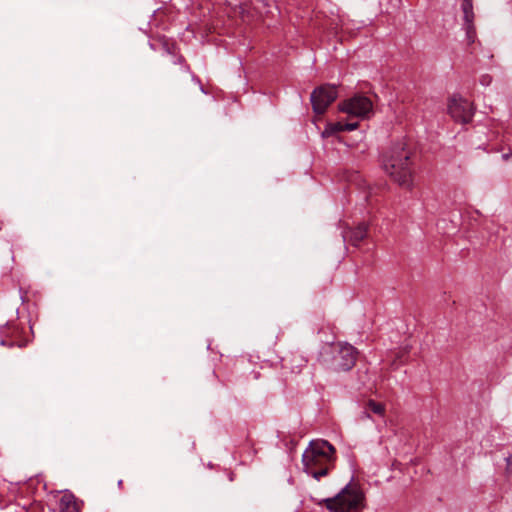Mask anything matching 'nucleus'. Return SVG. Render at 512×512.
Returning a JSON list of instances; mask_svg holds the SVG:
<instances>
[{"label": "nucleus", "instance_id": "1", "mask_svg": "<svg viewBox=\"0 0 512 512\" xmlns=\"http://www.w3.org/2000/svg\"><path fill=\"white\" fill-rule=\"evenodd\" d=\"M413 151L407 142H398L383 156V168L400 186L410 188L413 178Z\"/></svg>", "mask_w": 512, "mask_h": 512}, {"label": "nucleus", "instance_id": "2", "mask_svg": "<svg viewBox=\"0 0 512 512\" xmlns=\"http://www.w3.org/2000/svg\"><path fill=\"white\" fill-rule=\"evenodd\" d=\"M335 453L327 441H312L302 456L305 471L319 480L329 472Z\"/></svg>", "mask_w": 512, "mask_h": 512}, {"label": "nucleus", "instance_id": "3", "mask_svg": "<svg viewBox=\"0 0 512 512\" xmlns=\"http://www.w3.org/2000/svg\"><path fill=\"white\" fill-rule=\"evenodd\" d=\"M365 495L358 484L350 482L336 496L319 502L330 512H359L365 506Z\"/></svg>", "mask_w": 512, "mask_h": 512}, {"label": "nucleus", "instance_id": "4", "mask_svg": "<svg viewBox=\"0 0 512 512\" xmlns=\"http://www.w3.org/2000/svg\"><path fill=\"white\" fill-rule=\"evenodd\" d=\"M357 355L358 352L352 345H330L322 353V361L334 371L347 372L354 367Z\"/></svg>", "mask_w": 512, "mask_h": 512}, {"label": "nucleus", "instance_id": "5", "mask_svg": "<svg viewBox=\"0 0 512 512\" xmlns=\"http://www.w3.org/2000/svg\"><path fill=\"white\" fill-rule=\"evenodd\" d=\"M338 96L337 86L324 84L315 88L310 96L314 113L322 115Z\"/></svg>", "mask_w": 512, "mask_h": 512}, {"label": "nucleus", "instance_id": "6", "mask_svg": "<svg viewBox=\"0 0 512 512\" xmlns=\"http://www.w3.org/2000/svg\"><path fill=\"white\" fill-rule=\"evenodd\" d=\"M372 102L368 97L356 95L339 104V110L351 116L365 118L372 113Z\"/></svg>", "mask_w": 512, "mask_h": 512}, {"label": "nucleus", "instance_id": "7", "mask_svg": "<svg viewBox=\"0 0 512 512\" xmlns=\"http://www.w3.org/2000/svg\"><path fill=\"white\" fill-rule=\"evenodd\" d=\"M448 114L456 121L462 124L469 123L473 117L474 109L472 104L462 98L454 95L448 102Z\"/></svg>", "mask_w": 512, "mask_h": 512}, {"label": "nucleus", "instance_id": "8", "mask_svg": "<svg viewBox=\"0 0 512 512\" xmlns=\"http://www.w3.org/2000/svg\"><path fill=\"white\" fill-rule=\"evenodd\" d=\"M368 225L360 223L356 228L349 229L343 234L344 240L350 242L353 246H358L362 240L367 237Z\"/></svg>", "mask_w": 512, "mask_h": 512}, {"label": "nucleus", "instance_id": "9", "mask_svg": "<svg viewBox=\"0 0 512 512\" xmlns=\"http://www.w3.org/2000/svg\"><path fill=\"white\" fill-rule=\"evenodd\" d=\"M59 512H79L74 495L65 493L59 502Z\"/></svg>", "mask_w": 512, "mask_h": 512}, {"label": "nucleus", "instance_id": "10", "mask_svg": "<svg viewBox=\"0 0 512 512\" xmlns=\"http://www.w3.org/2000/svg\"><path fill=\"white\" fill-rule=\"evenodd\" d=\"M358 127V122H351V123H342V122H336L331 123L328 125L326 130L324 131V134H331L341 131H353Z\"/></svg>", "mask_w": 512, "mask_h": 512}, {"label": "nucleus", "instance_id": "11", "mask_svg": "<svg viewBox=\"0 0 512 512\" xmlns=\"http://www.w3.org/2000/svg\"><path fill=\"white\" fill-rule=\"evenodd\" d=\"M365 406L369 412H372L376 415L383 416L385 413V406L382 403L376 402L374 400L367 401Z\"/></svg>", "mask_w": 512, "mask_h": 512}, {"label": "nucleus", "instance_id": "12", "mask_svg": "<svg viewBox=\"0 0 512 512\" xmlns=\"http://www.w3.org/2000/svg\"><path fill=\"white\" fill-rule=\"evenodd\" d=\"M466 32V40L468 45H471L476 40V28L475 25H466L463 26Z\"/></svg>", "mask_w": 512, "mask_h": 512}, {"label": "nucleus", "instance_id": "13", "mask_svg": "<svg viewBox=\"0 0 512 512\" xmlns=\"http://www.w3.org/2000/svg\"><path fill=\"white\" fill-rule=\"evenodd\" d=\"M291 362L296 364V366L292 365L291 367L292 370H294V368H301L305 366L307 360L299 355H294L293 358L291 359Z\"/></svg>", "mask_w": 512, "mask_h": 512}, {"label": "nucleus", "instance_id": "14", "mask_svg": "<svg viewBox=\"0 0 512 512\" xmlns=\"http://www.w3.org/2000/svg\"><path fill=\"white\" fill-rule=\"evenodd\" d=\"M475 14L474 11L463 12V26L474 25Z\"/></svg>", "mask_w": 512, "mask_h": 512}, {"label": "nucleus", "instance_id": "15", "mask_svg": "<svg viewBox=\"0 0 512 512\" xmlns=\"http://www.w3.org/2000/svg\"><path fill=\"white\" fill-rule=\"evenodd\" d=\"M461 8L463 12L473 11V0H463Z\"/></svg>", "mask_w": 512, "mask_h": 512}, {"label": "nucleus", "instance_id": "16", "mask_svg": "<svg viewBox=\"0 0 512 512\" xmlns=\"http://www.w3.org/2000/svg\"><path fill=\"white\" fill-rule=\"evenodd\" d=\"M368 418H370V414H369V410L366 409V406H365L364 411L361 412L360 419L364 420V419H368Z\"/></svg>", "mask_w": 512, "mask_h": 512}, {"label": "nucleus", "instance_id": "17", "mask_svg": "<svg viewBox=\"0 0 512 512\" xmlns=\"http://www.w3.org/2000/svg\"><path fill=\"white\" fill-rule=\"evenodd\" d=\"M511 156L512 154H504L502 157L504 160H508Z\"/></svg>", "mask_w": 512, "mask_h": 512}, {"label": "nucleus", "instance_id": "18", "mask_svg": "<svg viewBox=\"0 0 512 512\" xmlns=\"http://www.w3.org/2000/svg\"><path fill=\"white\" fill-rule=\"evenodd\" d=\"M200 90L202 93L207 94V91L204 89V87L201 83H200Z\"/></svg>", "mask_w": 512, "mask_h": 512}, {"label": "nucleus", "instance_id": "19", "mask_svg": "<svg viewBox=\"0 0 512 512\" xmlns=\"http://www.w3.org/2000/svg\"><path fill=\"white\" fill-rule=\"evenodd\" d=\"M506 461H507V464L510 465L512 463V458L508 457V458H506Z\"/></svg>", "mask_w": 512, "mask_h": 512}, {"label": "nucleus", "instance_id": "20", "mask_svg": "<svg viewBox=\"0 0 512 512\" xmlns=\"http://www.w3.org/2000/svg\"><path fill=\"white\" fill-rule=\"evenodd\" d=\"M487 78H488L487 76L483 77V79H482V83L487 82Z\"/></svg>", "mask_w": 512, "mask_h": 512}, {"label": "nucleus", "instance_id": "21", "mask_svg": "<svg viewBox=\"0 0 512 512\" xmlns=\"http://www.w3.org/2000/svg\"><path fill=\"white\" fill-rule=\"evenodd\" d=\"M0 344H1V345H6V341L2 339V340L0 341Z\"/></svg>", "mask_w": 512, "mask_h": 512}]
</instances>
